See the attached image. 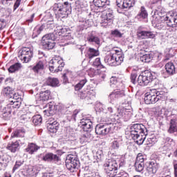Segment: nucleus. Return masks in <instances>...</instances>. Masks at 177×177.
Segmentation results:
<instances>
[{"mask_svg": "<svg viewBox=\"0 0 177 177\" xmlns=\"http://www.w3.org/2000/svg\"><path fill=\"white\" fill-rule=\"evenodd\" d=\"M110 84L111 85H115V84H117V77H111Z\"/></svg>", "mask_w": 177, "mask_h": 177, "instance_id": "774afa93", "label": "nucleus"}, {"mask_svg": "<svg viewBox=\"0 0 177 177\" xmlns=\"http://www.w3.org/2000/svg\"><path fill=\"white\" fill-rule=\"evenodd\" d=\"M65 162L67 169L72 172H74V169L80 167V160H78L77 156L74 155H68Z\"/></svg>", "mask_w": 177, "mask_h": 177, "instance_id": "1a4fd4ad", "label": "nucleus"}, {"mask_svg": "<svg viewBox=\"0 0 177 177\" xmlns=\"http://www.w3.org/2000/svg\"><path fill=\"white\" fill-rule=\"evenodd\" d=\"M21 104V102H19L17 100H14L10 102V104H8L7 107H10V110H12V109H19Z\"/></svg>", "mask_w": 177, "mask_h": 177, "instance_id": "37998d69", "label": "nucleus"}, {"mask_svg": "<svg viewBox=\"0 0 177 177\" xmlns=\"http://www.w3.org/2000/svg\"><path fill=\"white\" fill-rule=\"evenodd\" d=\"M153 79L154 76H153V73L149 71H145L138 76L137 79V84L140 86H145L146 85H149Z\"/></svg>", "mask_w": 177, "mask_h": 177, "instance_id": "423d86ee", "label": "nucleus"}, {"mask_svg": "<svg viewBox=\"0 0 177 177\" xmlns=\"http://www.w3.org/2000/svg\"><path fill=\"white\" fill-rule=\"evenodd\" d=\"M44 28H45V25L37 26L33 30V38L38 37L44 31Z\"/></svg>", "mask_w": 177, "mask_h": 177, "instance_id": "c9c22d12", "label": "nucleus"}, {"mask_svg": "<svg viewBox=\"0 0 177 177\" xmlns=\"http://www.w3.org/2000/svg\"><path fill=\"white\" fill-rule=\"evenodd\" d=\"M140 59L143 63H150V62H151V59H153V55L145 54L141 56Z\"/></svg>", "mask_w": 177, "mask_h": 177, "instance_id": "c03bdc74", "label": "nucleus"}, {"mask_svg": "<svg viewBox=\"0 0 177 177\" xmlns=\"http://www.w3.org/2000/svg\"><path fill=\"white\" fill-rule=\"evenodd\" d=\"M125 96V93L124 91L121 90H114L108 96V100L111 104H115L118 99L124 97Z\"/></svg>", "mask_w": 177, "mask_h": 177, "instance_id": "9d476101", "label": "nucleus"}, {"mask_svg": "<svg viewBox=\"0 0 177 177\" xmlns=\"http://www.w3.org/2000/svg\"><path fill=\"white\" fill-rule=\"evenodd\" d=\"M165 100V92L158 91L156 88L149 89L145 94V102L146 104H154L158 100Z\"/></svg>", "mask_w": 177, "mask_h": 177, "instance_id": "f257e3e1", "label": "nucleus"}, {"mask_svg": "<svg viewBox=\"0 0 177 177\" xmlns=\"http://www.w3.org/2000/svg\"><path fill=\"white\" fill-rule=\"evenodd\" d=\"M79 97H80V99H86V91H84L79 93Z\"/></svg>", "mask_w": 177, "mask_h": 177, "instance_id": "69168bd1", "label": "nucleus"}, {"mask_svg": "<svg viewBox=\"0 0 177 177\" xmlns=\"http://www.w3.org/2000/svg\"><path fill=\"white\" fill-rule=\"evenodd\" d=\"M44 68H45V65L44 64V62L39 61L37 62L35 66L32 68V71L35 73V74H41L44 71Z\"/></svg>", "mask_w": 177, "mask_h": 177, "instance_id": "393cba45", "label": "nucleus"}, {"mask_svg": "<svg viewBox=\"0 0 177 177\" xmlns=\"http://www.w3.org/2000/svg\"><path fill=\"white\" fill-rule=\"evenodd\" d=\"M156 143V138H149L147 139V146H153Z\"/></svg>", "mask_w": 177, "mask_h": 177, "instance_id": "13d9d810", "label": "nucleus"}, {"mask_svg": "<svg viewBox=\"0 0 177 177\" xmlns=\"http://www.w3.org/2000/svg\"><path fill=\"white\" fill-rule=\"evenodd\" d=\"M145 160H146V156L140 153L137 155L136 162L145 163Z\"/></svg>", "mask_w": 177, "mask_h": 177, "instance_id": "8fccbe9b", "label": "nucleus"}, {"mask_svg": "<svg viewBox=\"0 0 177 177\" xmlns=\"http://www.w3.org/2000/svg\"><path fill=\"white\" fill-rule=\"evenodd\" d=\"M19 142L16 141L15 142L9 143L7 145L6 149H8V150H10V151H11L12 153H16V151L19 150Z\"/></svg>", "mask_w": 177, "mask_h": 177, "instance_id": "473e14b6", "label": "nucleus"}, {"mask_svg": "<svg viewBox=\"0 0 177 177\" xmlns=\"http://www.w3.org/2000/svg\"><path fill=\"white\" fill-rule=\"evenodd\" d=\"M114 21V12L113 11H107L106 14L102 16V24H109Z\"/></svg>", "mask_w": 177, "mask_h": 177, "instance_id": "f3484780", "label": "nucleus"}, {"mask_svg": "<svg viewBox=\"0 0 177 177\" xmlns=\"http://www.w3.org/2000/svg\"><path fill=\"white\" fill-rule=\"evenodd\" d=\"M65 32H67V29L62 27V26H57L55 31L53 32V34H55V35L57 37H60V35H63Z\"/></svg>", "mask_w": 177, "mask_h": 177, "instance_id": "4c0bfd02", "label": "nucleus"}, {"mask_svg": "<svg viewBox=\"0 0 177 177\" xmlns=\"http://www.w3.org/2000/svg\"><path fill=\"white\" fill-rule=\"evenodd\" d=\"M12 114V109L9 106L1 107L0 108V118L3 120H10Z\"/></svg>", "mask_w": 177, "mask_h": 177, "instance_id": "a211bd4d", "label": "nucleus"}, {"mask_svg": "<svg viewBox=\"0 0 177 177\" xmlns=\"http://www.w3.org/2000/svg\"><path fill=\"white\" fill-rule=\"evenodd\" d=\"M56 39H57V36L55 35V33H50L43 36L41 39V45L43 48L46 50L53 49L56 46V43H55Z\"/></svg>", "mask_w": 177, "mask_h": 177, "instance_id": "7ed1b4c3", "label": "nucleus"}, {"mask_svg": "<svg viewBox=\"0 0 177 177\" xmlns=\"http://www.w3.org/2000/svg\"><path fill=\"white\" fill-rule=\"evenodd\" d=\"M1 2L4 6H10V5H13V0H1Z\"/></svg>", "mask_w": 177, "mask_h": 177, "instance_id": "6e6d98bb", "label": "nucleus"}, {"mask_svg": "<svg viewBox=\"0 0 177 177\" xmlns=\"http://www.w3.org/2000/svg\"><path fill=\"white\" fill-rule=\"evenodd\" d=\"M20 68H21V64L15 63L8 68V72L11 73H16V71H19Z\"/></svg>", "mask_w": 177, "mask_h": 177, "instance_id": "79ce46f5", "label": "nucleus"}, {"mask_svg": "<svg viewBox=\"0 0 177 177\" xmlns=\"http://www.w3.org/2000/svg\"><path fill=\"white\" fill-rule=\"evenodd\" d=\"M43 160L47 161V162H57L60 161V157H59L56 154H54L52 153H46L43 157Z\"/></svg>", "mask_w": 177, "mask_h": 177, "instance_id": "4be33fe9", "label": "nucleus"}, {"mask_svg": "<svg viewBox=\"0 0 177 177\" xmlns=\"http://www.w3.org/2000/svg\"><path fill=\"white\" fill-rule=\"evenodd\" d=\"M46 17H50L49 20H47L46 22V28H50V30H53V28H55V23L53 22V17H52V15L48 14L46 17H45V19H46Z\"/></svg>", "mask_w": 177, "mask_h": 177, "instance_id": "e433bc0d", "label": "nucleus"}, {"mask_svg": "<svg viewBox=\"0 0 177 177\" xmlns=\"http://www.w3.org/2000/svg\"><path fill=\"white\" fill-rule=\"evenodd\" d=\"M34 56V51L30 47H24L19 52V58L24 63H28Z\"/></svg>", "mask_w": 177, "mask_h": 177, "instance_id": "39448f33", "label": "nucleus"}, {"mask_svg": "<svg viewBox=\"0 0 177 177\" xmlns=\"http://www.w3.org/2000/svg\"><path fill=\"white\" fill-rule=\"evenodd\" d=\"M118 176L119 177H129V174L125 171H121L118 174Z\"/></svg>", "mask_w": 177, "mask_h": 177, "instance_id": "338daca9", "label": "nucleus"}, {"mask_svg": "<svg viewBox=\"0 0 177 177\" xmlns=\"http://www.w3.org/2000/svg\"><path fill=\"white\" fill-rule=\"evenodd\" d=\"M169 133H174L175 136H177V122L175 119H171L169 122V127L167 130Z\"/></svg>", "mask_w": 177, "mask_h": 177, "instance_id": "b1692460", "label": "nucleus"}, {"mask_svg": "<svg viewBox=\"0 0 177 177\" xmlns=\"http://www.w3.org/2000/svg\"><path fill=\"white\" fill-rule=\"evenodd\" d=\"M137 77L138 73H136V72H133L131 75V82H132V84H133L134 85H136V84H138V80H136Z\"/></svg>", "mask_w": 177, "mask_h": 177, "instance_id": "864d4df0", "label": "nucleus"}, {"mask_svg": "<svg viewBox=\"0 0 177 177\" xmlns=\"http://www.w3.org/2000/svg\"><path fill=\"white\" fill-rule=\"evenodd\" d=\"M132 139L135 140L136 143L137 145H143V142H145V140L146 139V136H147V133H142L140 134H133L131 135Z\"/></svg>", "mask_w": 177, "mask_h": 177, "instance_id": "412c9836", "label": "nucleus"}, {"mask_svg": "<svg viewBox=\"0 0 177 177\" xmlns=\"http://www.w3.org/2000/svg\"><path fill=\"white\" fill-rule=\"evenodd\" d=\"M33 115L34 113L28 111L26 113V114L22 115L21 116V121H22V122H28V121H30V120L32 118Z\"/></svg>", "mask_w": 177, "mask_h": 177, "instance_id": "58836bf2", "label": "nucleus"}, {"mask_svg": "<svg viewBox=\"0 0 177 177\" xmlns=\"http://www.w3.org/2000/svg\"><path fill=\"white\" fill-rule=\"evenodd\" d=\"M21 165H23V162L21 161H17L12 171L13 172H15V171H16V169H18L19 168H20V167H21Z\"/></svg>", "mask_w": 177, "mask_h": 177, "instance_id": "bf43d9fd", "label": "nucleus"}, {"mask_svg": "<svg viewBox=\"0 0 177 177\" xmlns=\"http://www.w3.org/2000/svg\"><path fill=\"white\" fill-rule=\"evenodd\" d=\"M135 168L137 172H142L145 168V163H140L136 162L135 163Z\"/></svg>", "mask_w": 177, "mask_h": 177, "instance_id": "09e8293b", "label": "nucleus"}, {"mask_svg": "<svg viewBox=\"0 0 177 177\" xmlns=\"http://www.w3.org/2000/svg\"><path fill=\"white\" fill-rule=\"evenodd\" d=\"M158 168H160V165H158L157 162H151L147 167V171L145 174L148 177H153V175L156 174L157 171H158Z\"/></svg>", "mask_w": 177, "mask_h": 177, "instance_id": "2eb2a0df", "label": "nucleus"}, {"mask_svg": "<svg viewBox=\"0 0 177 177\" xmlns=\"http://www.w3.org/2000/svg\"><path fill=\"white\" fill-rule=\"evenodd\" d=\"M165 70L168 75H174L176 73L175 65L172 62H168L165 65Z\"/></svg>", "mask_w": 177, "mask_h": 177, "instance_id": "cd10ccee", "label": "nucleus"}, {"mask_svg": "<svg viewBox=\"0 0 177 177\" xmlns=\"http://www.w3.org/2000/svg\"><path fill=\"white\" fill-rule=\"evenodd\" d=\"M32 117L34 125H41L42 124V116L41 115H35Z\"/></svg>", "mask_w": 177, "mask_h": 177, "instance_id": "a18cd8bd", "label": "nucleus"}, {"mask_svg": "<svg viewBox=\"0 0 177 177\" xmlns=\"http://www.w3.org/2000/svg\"><path fill=\"white\" fill-rule=\"evenodd\" d=\"M50 96V92L49 91H45L40 92L38 100L39 102H46V100H49V97Z\"/></svg>", "mask_w": 177, "mask_h": 177, "instance_id": "c756f323", "label": "nucleus"}, {"mask_svg": "<svg viewBox=\"0 0 177 177\" xmlns=\"http://www.w3.org/2000/svg\"><path fill=\"white\" fill-rule=\"evenodd\" d=\"M47 128L49 132L56 133L57 132V129H59V122H57L56 120L53 121V118H50L48 122L47 123Z\"/></svg>", "mask_w": 177, "mask_h": 177, "instance_id": "6ab92c4d", "label": "nucleus"}, {"mask_svg": "<svg viewBox=\"0 0 177 177\" xmlns=\"http://www.w3.org/2000/svg\"><path fill=\"white\" fill-rule=\"evenodd\" d=\"M175 146V141L169 137H167L165 139V145L164 149L165 150H172V148Z\"/></svg>", "mask_w": 177, "mask_h": 177, "instance_id": "bb28decb", "label": "nucleus"}, {"mask_svg": "<svg viewBox=\"0 0 177 177\" xmlns=\"http://www.w3.org/2000/svg\"><path fill=\"white\" fill-rule=\"evenodd\" d=\"M104 62L108 66L115 67L120 66L124 62V54L115 52V53H109L104 57Z\"/></svg>", "mask_w": 177, "mask_h": 177, "instance_id": "f03ea898", "label": "nucleus"}, {"mask_svg": "<svg viewBox=\"0 0 177 177\" xmlns=\"http://www.w3.org/2000/svg\"><path fill=\"white\" fill-rule=\"evenodd\" d=\"M147 129L143 124H131L130 127V133L131 135H138L140 133H147Z\"/></svg>", "mask_w": 177, "mask_h": 177, "instance_id": "9b49d317", "label": "nucleus"}, {"mask_svg": "<svg viewBox=\"0 0 177 177\" xmlns=\"http://www.w3.org/2000/svg\"><path fill=\"white\" fill-rule=\"evenodd\" d=\"M148 14H147V11L146 10V8H145V6H142L140 8V13L137 15V17H138V19H146V17H147Z\"/></svg>", "mask_w": 177, "mask_h": 177, "instance_id": "49530a36", "label": "nucleus"}, {"mask_svg": "<svg viewBox=\"0 0 177 177\" xmlns=\"http://www.w3.org/2000/svg\"><path fill=\"white\" fill-rule=\"evenodd\" d=\"M86 96V100H92L95 99V92L93 90H87Z\"/></svg>", "mask_w": 177, "mask_h": 177, "instance_id": "de8ad7c7", "label": "nucleus"}, {"mask_svg": "<svg viewBox=\"0 0 177 177\" xmlns=\"http://www.w3.org/2000/svg\"><path fill=\"white\" fill-rule=\"evenodd\" d=\"M111 34L113 37H116L117 38H121L122 37V34L118 30H113Z\"/></svg>", "mask_w": 177, "mask_h": 177, "instance_id": "4d7b16f0", "label": "nucleus"}, {"mask_svg": "<svg viewBox=\"0 0 177 177\" xmlns=\"http://www.w3.org/2000/svg\"><path fill=\"white\" fill-rule=\"evenodd\" d=\"M26 135V130L24 129H20L15 130L12 134L11 138H24Z\"/></svg>", "mask_w": 177, "mask_h": 177, "instance_id": "f704fd0d", "label": "nucleus"}, {"mask_svg": "<svg viewBox=\"0 0 177 177\" xmlns=\"http://www.w3.org/2000/svg\"><path fill=\"white\" fill-rule=\"evenodd\" d=\"M24 175L27 177H32L38 175V169L35 167H29L26 171H24Z\"/></svg>", "mask_w": 177, "mask_h": 177, "instance_id": "a878e982", "label": "nucleus"}, {"mask_svg": "<svg viewBox=\"0 0 177 177\" xmlns=\"http://www.w3.org/2000/svg\"><path fill=\"white\" fill-rule=\"evenodd\" d=\"M116 5L120 9H128L135 5V0H116Z\"/></svg>", "mask_w": 177, "mask_h": 177, "instance_id": "dca6fc26", "label": "nucleus"}, {"mask_svg": "<svg viewBox=\"0 0 177 177\" xmlns=\"http://www.w3.org/2000/svg\"><path fill=\"white\" fill-rule=\"evenodd\" d=\"M9 161H10V156L9 155L4 153L3 155H0V164L4 168L8 167V164H9Z\"/></svg>", "mask_w": 177, "mask_h": 177, "instance_id": "c85d7f7f", "label": "nucleus"}, {"mask_svg": "<svg viewBox=\"0 0 177 177\" xmlns=\"http://www.w3.org/2000/svg\"><path fill=\"white\" fill-rule=\"evenodd\" d=\"M137 35L140 39H146V30H140V28H139L137 32Z\"/></svg>", "mask_w": 177, "mask_h": 177, "instance_id": "3c124183", "label": "nucleus"}, {"mask_svg": "<svg viewBox=\"0 0 177 177\" xmlns=\"http://www.w3.org/2000/svg\"><path fill=\"white\" fill-rule=\"evenodd\" d=\"M111 147L112 149L117 150V149L120 148V142H118L117 140L113 141L112 142Z\"/></svg>", "mask_w": 177, "mask_h": 177, "instance_id": "052dcab7", "label": "nucleus"}, {"mask_svg": "<svg viewBox=\"0 0 177 177\" xmlns=\"http://www.w3.org/2000/svg\"><path fill=\"white\" fill-rule=\"evenodd\" d=\"M156 37V35L153 33L151 31H146V39L149 38H154Z\"/></svg>", "mask_w": 177, "mask_h": 177, "instance_id": "680f3d73", "label": "nucleus"}, {"mask_svg": "<svg viewBox=\"0 0 177 177\" xmlns=\"http://www.w3.org/2000/svg\"><path fill=\"white\" fill-rule=\"evenodd\" d=\"M80 125L84 132H90V131H92L93 123H92L91 119L84 118L80 120Z\"/></svg>", "mask_w": 177, "mask_h": 177, "instance_id": "4468645a", "label": "nucleus"}, {"mask_svg": "<svg viewBox=\"0 0 177 177\" xmlns=\"http://www.w3.org/2000/svg\"><path fill=\"white\" fill-rule=\"evenodd\" d=\"M88 82V80L86 78H83L80 80V82L75 86V91H80L84 88L85 84Z\"/></svg>", "mask_w": 177, "mask_h": 177, "instance_id": "a19ab883", "label": "nucleus"}, {"mask_svg": "<svg viewBox=\"0 0 177 177\" xmlns=\"http://www.w3.org/2000/svg\"><path fill=\"white\" fill-rule=\"evenodd\" d=\"M12 92V88H10V87H6L3 89V93L4 95H9L10 93H11Z\"/></svg>", "mask_w": 177, "mask_h": 177, "instance_id": "e2e57ef3", "label": "nucleus"}, {"mask_svg": "<svg viewBox=\"0 0 177 177\" xmlns=\"http://www.w3.org/2000/svg\"><path fill=\"white\" fill-rule=\"evenodd\" d=\"M93 3L97 8H103L106 5H109V1L107 0H93Z\"/></svg>", "mask_w": 177, "mask_h": 177, "instance_id": "ea45409f", "label": "nucleus"}, {"mask_svg": "<svg viewBox=\"0 0 177 177\" xmlns=\"http://www.w3.org/2000/svg\"><path fill=\"white\" fill-rule=\"evenodd\" d=\"M57 14L59 17L64 19L67 17L70 13H71V3L68 1L64 2L63 4H57Z\"/></svg>", "mask_w": 177, "mask_h": 177, "instance_id": "6e6552de", "label": "nucleus"}, {"mask_svg": "<svg viewBox=\"0 0 177 177\" xmlns=\"http://www.w3.org/2000/svg\"><path fill=\"white\" fill-rule=\"evenodd\" d=\"M96 56H99V50L89 48L87 52V57H88L90 60H92V59H93V57H96Z\"/></svg>", "mask_w": 177, "mask_h": 177, "instance_id": "72a5a7b5", "label": "nucleus"}, {"mask_svg": "<svg viewBox=\"0 0 177 177\" xmlns=\"http://www.w3.org/2000/svg\"><path fill=\"white\" fill-rule=\"evenodd\" d=\"M93 66L94 67H98L99 68H104V66L102 64V62H100V58H96L95 61L93 63Z\"/></svg>", "mask_w": 177, "mask_h": 177, "instance_id": "603ef678", "label": "nucleus"}, {"mask_svg": "<svg viewBox=\"0 0 177 177\" xmlns=\"http://www.w3.org/2000/svg\"><path fill=\"white\" fill-rule=\"evenodd\" d=\"M39 149H41L39 146L32 142L28 145L27 147L25 149V151L28 153V154H34V153H37Z\"/></svg>", "mask_w": 177, "mask_h": 177, "instance_id": "5701e85b", "label": "nucleus"}, {"mask_svg": "<svg viewBox=\"0 0 177 177\" xmlns=\"http://www.w3.org/2000/svg\"><path fill=\"white\" fill-rule=\"evenodd\" d=\"M86 39L88 42H94L97 45L100 44V39L97 36L95 35L93 32L88 33Z\"/></svg>", "mask_w": 177, "mask_h": 177, "instance_id": "7c9ffc66", "label": "nucleus"}, {"mask_svg": "<svg viewBox=\"0 0 177 177\" xmlns=\"http://www.w3.org/2000/svg\"><path fill=\"white\" fill-rule=\"evenodd\" d=\"M111 131V127L108 124H100L95 127L97 135H107Z\"/></svg>", "mask_w": 177, "mask_h": 177, "instance_id": "ddd939ff", "label": "nucleus"}, {"mask_svg": "<svg viewBox=\"0 0 177 177\" xmlns=\"http://www.w3.org/2000/svg\"><path fill=\"white\" fill-rule=\"evenodd\" d=\"M57 110V106L54 105L53 103L49 102L46 105V110L44 111V115L49 117L50 115H53Z\"/></svg>", "mask_w": 177, "mask_h": 177, "instance_id": "aec40b11", "label": "nucleus"}, {"mask_svg": "<svg viewBox=\"0 0 177 177\" xmlns=\"http://www.w3.org/2000/svg\"><path fill=\"white\" fill-rule=\"evenodd\" d=\"M64 67V62L60 57H53L49 63V70L51 73H59Z\"/></svg>", "mask_w": 177, "mask_h": 177, "instance_id": "20e7f679", "label": "nucleus"}, {"mask_svg": "<svg viewBox=\"0 0 177 177\" xmlns=\"http://www.w3.org/2000/svg\"><path fill=\"white\" fill-rule=\"evenodd\" d=\"M46 84L49 86H53V88H56V86H59V80L55 77H48L46 82Z\"/></svg>", "mask_w": 177, "mask_h": 177, "instance_id": "2f4dec72", "label": "nucleus"}, {"mask_svg": "<svg viewBox=\"0 0 177 177\" xmlns=\"http://www.w3.org/2000/svg\"><path fill=\"white\" fill-rule=\"evenodd\" d=\"M104 168L107 175H113V174H117L118 164L114 159H108L104 164Z\"/></svg>", "mask_w": 177, "mask_h": 177, "instance_id": "0eeeda50", "label": "nucleus"}, {"mask_svg": "<svg viewBox=\"0 0 177 177\" xmlns=\"http://www.w3.org/2000/svg\"><path fill=\"white\" fill-rule=\"evenodd\" d=\"M77 114H78V111H74L72 115L67 116V120L68 121H75V118H77Z\"/></svg>", "mask_w": 177, "mask_h": 177, "instance_id": "5fc2aeb1", "label": "nucleus"}, {"mask_svg": "<svg viewBox=\"0 0 177 177\" xmlns=\"http://www.w3.org/2000/svg\"><path fill=\"white\" fill-rule=\"evenodd\" d=\"M6 26V21H5V19H0V30L5 28Z\"/></svg>", "mask_w": 177, "mask_h": 177, "instance_id": "0e129e2a", "label": "nucleus"}, {"mask_svg": "<svg viewBox=\"0 0 177 177\" xmlns=\"http://www.w3.org/2000/svg\"><path fill=\"white\" fill-rule=\"evenodd\" d=\"M163 20L166 21V24L168 27H171L172 28H176L177 19L173 12H168L165 17H163Z\"/></svg>", "mask_w": 177, "mask_h": 177, "instance_id": "f8f14e48", "label": "nucleus"}]
</instances>
